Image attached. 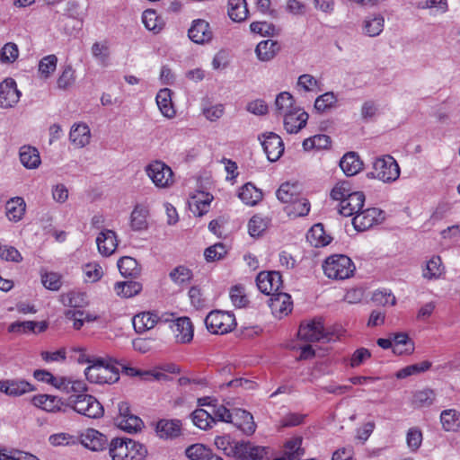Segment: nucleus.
Segmentation results:
<instances>
[{"mask_svg":"<svg viewBox=\"0 0 460 460\" xmlns=\"http://www.w3.org/2000/svg\"><path fill=\"white\" fill-rule=\"evenodd\" d=\"M365 203V195L361 191H354L348 198L343 199L339 205L340 214L344 217L356 216Z\"/></svg>","mask_w":460,"mask_h":460,"instance_id":"18","label":"nucleus"},{"mask_svg":"<svg viewBox=\"0 0 460 460\" xmlns=\"http://www.w3.org/2000/svg\"><path fill=\"white\" fill-rule=\"evenodd\" d=\"M211 450L202 444H194L187 447L186 456L190 460H206Z\"/></svg>","mask_w":460,"mask_h":460,"instance_id":"58","label":"nucleus"},{"mask_svg":"<svg viewBox=\"0 0 460 460\" xmlns=\"http://www.w3.org/2000/svg\"><path fill=\"white\" fill-rule=\"evenodd\" d=\"M261 146L270 162L279 160L284 152V144L281 137L273 132L262 135Z\"/></svg>","mask_w":460,"mask_h":460,"instance_id":"12","label":"nucleus"},{"mask_svg":"<svg viewBox=\"0 0 460 460\" xmlns=\"http://www.w3.org/2000/svg\"><path fill=\"white\" fill-rule=\"evenodd\" d=\"M431 365L432 364L430 361L424 360L420 363L407 366V367L400 369L396 373V377L399 379H402V378H406L412 375H417V374L425 372L430 368Z\"/></svg>","mask_w":460,"mask_h":460,"instance_id":"54","label":"nucleus"},{"mask_svg":"<svg viewBox=\"0 0 460 460\" xmlns=\"http://www.w3.org/2000/svg\"><path fill=\"white\" fill-rule=\"evenodd\" d=\"M58 389L69 396L84 394L88 390L86 383L83 380L73 379L71 377L60 376Z\"/></svg>","mask_w":460,"mask_h":460,"instance_id":"25","label":"nucleus"},{"mask_svg":"<svg viewBox=\"0 0 460 460\" xmlns=\"http://www.w3.org/2000/svg\"><path fill=\"white\" fill-rule=\"evenodd\" d=\"M109 456L111 460H144L147 449L131 438H114L109 443Z\"/></svg>","mask_w":460,"mask_h":460,"instance_id":"1","label":"nucleus"},{"mask_svg":"<svg viewBox=\"0 0 460 460\" xmlns=\"http://www.w3.org/2000/svg\"><path fill=\"white\" fill-rule=\"evenodd\" d=\"M155 101L159 111L164 117L172 119L175 116L176 111L172 102V91L170 89H161L156 94Z\"/></svg>","mask_w":460,"mask_h":460,"instance_id":"32","label":"nucleus"},{"mask_svg":"<svg viewBox=\"0 0 460 460\" xmlns=\"http://www.w3.org/2000/svg\"><path fill=\"white\" fill-rule=\"evenodd\" d=\"M38 326L37 322L33 321H23L14 322L8 326V332L12 333H27L36 332V327Z\"/></svg>","mask_w":460,"mask_h":460,"instance_id":"61","label":"nucleus"},{"mask_svg":"<svg viewBox=\"0 0 460 460\" xmlns=\"http://www.w3.org/2000/svg\"><path fill=\"white\" fill-rule=\"evenodd\" d=\"M149 209L147 206L137 204L130 215V227L133 231H142L147 228Z\"/></svg>","mask_w":460,"mask_h":460,"instance_id":"29","label":"nucleus"},{"mask_svg":"<svg viewBox=\"0 0 460 460\" xmlns=\"http://www.w3.org/2000/svg\"><path fill=\"white\" fill-rule=\"evenodd\" d=\"M191 419L195 426L200 429H208L215 424V418L212 413L204 409H197L191 414Z\"/></svg>","mask_w":460,"mask_h":460,"instance_id":"47","label":"nucleus"},{"mask_svg":"<svg viewBox=\"0 0 460 460\" xmlns=\"http://www.w3.org/2000/svg\"><path fill=\"white\" fill-rule=\"evenodd\" d=\"M19 156L21 164L27 169H36L41 163L38 149L31 146H22Z\"/></svg>","mask_w":460,"mask_h":460,"instance_id":"34","label":"nucleus"},{"mask_svg":"<svg viewBox=\"0 0 460 460\" xmlns=\"http://www.w3.org/2000/svg\"><path fill=\"white\" fill-rule=\"evenodd\" d=\"M132 323L137 333H144L158 324V314L154 312L139 313L133 317Z\"/></svg>","mask_w":460,"mask_h":460,"instance_id":"24","label":"nucleus"},{"mask_svg":"<svg viewBox=\"0 0 460 460\" xmlns=\"http://www.w3.org/2000/svg\"><path fill=\"white\" fill-rule=\"evenodd\" d=\"M34 390V385L23 379L0 380V392L9 396L18 397Z\"/></svg>","mask_w":460,"mask_h":460,"instance_id":"15","label":"nucleus"},{"mask_svg":"<svg viewBox=\"0 0 460 460\" xmlns=\"http://www.w3.org/2000/svg\"><path fill=\"white\" fill-rule=\"evenodd\" d=\"M146 172L158 188H168L173 183V172L170 166L162 161H153L146 167Z\"/></svg>","mask_w":460,"mask_h":460,"instance_id":"7","label":"nucleus"},{"mask_svg":"<svg viewBox=\"0 0 460 460\" xmlns=\"http://www.w3.org/2000/svg\"><path fill=\"white\" fill-rule=\"evenodd\" d=\"M354 191H351L350 184L348 181H341L338 182L331 191V197L334 200H343L349 197V195L352 194Z\"/></svg>","mask_w":460,"mask_h":460,"instance_id":"63","label":"nucleus"},{"mask_svg":"<svg viewBox=\"0 0 460 460\" xmlns=\"http://www.w3.org/2000/svg\"><path fill=\"white\" fill-rule=\"evenodd\" d=\"M119 415L116 418L117 426L128 433L137 432L143 426L142 420L130 412L128 402H121L118 405Z\"/></svg>","mask_w":460,"mask_h":460,"instance_id":"9","label":"nucleus"},{"mask_svg":"<svg viewBox=\"0 0 460 460\" xmlns=\"http://www.w3.org/2000/svg\"><path fill=\"white\" fill-rule=\"evenodd\" d=\"M96 243L99 252L108 257L116 251L118 246L117 235L112 230H103L98 234Z\"/></svg>","mask_w":460,"mask_h":460,"instance_id":"21","label":"nucleus"},{"mask_svg":"<svg viewBox=\"0 0 460 460\" xmlns=\"http://www.w3.org/2000/svg\"><path fill=\"white\" fill-rule=\"evenodd\" d=\"M444 272V267L439 256H433L427 261L426 268L423 270V277L427 279H435L439 278Z\"/></svg>","mask_w":460,"mask_h":460,"instance_id":"50","label":"nucleus"},{"mask_svg":"<svg viewBox=\"0 0 460 460\" xmlns=\"http://www.w3.org/2000/svg\"><path fill=\"white\" fill-rule=\"evenodd\" d=\"M300 340L308 342H316L320 341H329V332H326L322 318H314L304 321L300 323L298 330Z\"/></svg>","mask_w":460,"mask_h":460,"instance_id":"6","label":"nucleus"},{"mask_svg":"<svg viewBox=\"0 0 460 460\" xmlns=\"http://www.w3.org/2000/svg\"><path fill=\"white\" fill-rule=\"evenodd\" d=\"M208 331L213 334H226L236 326L235 317L229 312L221 310L211 311L205 318Z\"/></svg>","mask_w":460,"mask_h":460,"instance_id":"4","label":"nucleus"},{"mask_svg":"<svg viewBox=\"0 0 460 460\" xmlns=\"http://www.w3.org/2000/svg\"><path fill=\"white\" fill-rule=\"evenodd\" d=\"M31 403L46 411L54 412L59 411L63 402L60 398L49 394H38L31 398Z\"/></svg>","mask_w":460,"mask_h":460,"instance_id":"31","label":"nucleus"},{"mask_svg":"<svg viewBox=\"0 0 460 460\" xmlns=\"http://www.w3.org/2000/svg\"><path fill=\"white\" fill-rule=\"evenodd\" d=\"M226 254V246L221 243H216L212 246H209L205 250L204 255L208 261H215L221 260Z\"/></svg>","mask_w":460,"mask_h":460,"instance_id":"64","label":"nucleus"},{"mask_svg":"<svg viewBox=\"0 0 460 460\" xmlns=\"http://www.w3.org/2000/svg\"><path fill=\"white\" fill-rule=\"evenodd\" d=\"M370 174L383 182H394L400 176V167L396 160L387 155L376 159Z\"/></svg>","mask_w":460,"mask_h":460,"instance_id":"5","label":"nucleus"},{"mask_svg":"<svg viewBox=\"0 0 460 460\" xmlns=\"http://www.w3.org/2000/svg\"><path fill=\"white\" fill-rule=\"evenodd\" d=\"M243 441H234L228 435L217 436L215 438V445L217 449L224 452L227 456H232L236 459L239 455V449Z\"/></svg>","mask_w":460,"mask_h":460,"instance_id":"33","label":"nucleus"},{"mask_svg":"<svg viewBox=\"0 0 460 460\" xmlns=\"http://www.w3.org/2000/svg\"><path fill=\"white\" fill-rule=\"evenodd\" d=\"M256 285L261 293L271 296L282 288V277L278 271H261L256 278Z\"/></svg>","mask_w":460,"mask_h":460,"instance_id":"11","label":"nucleus"},{"mask_svg":"<svg viewBox=\"0 0 460 460\" xmlns=\"http://www.w3.org/2000/svg\"><path fill=\"white\" fill-rule=\"evenodd\" d=\"M58 58L54 54L45 56L40 60L39 73L42 77L49 78L56 70Z\"/></svg>","mask_w":460,"mask_h":460,"instance_id":"55","label":"nucleus"},{"mask_svg":"<svg viewBox=\"0 0 460 460\" xmlns=\"http://www.w3.org/2000/svg\"><path fill=\"white\" fill-rule=\"evenodd\" d=\"M188 36L193 42L203 44L211 40L212 31L208 22L199 19L192 22L191 27L189 29Z\"/></svg>","mask_w":460,"mask_h":460,"instance_id":"22","label":"nucleus"},{"mask_svg":"<svg viewBox=\"0 0 460 460\" xmlns=\"http://www.w3.org/2000/svg\"><path fill=\"white\" fill-rule=\"evenodd\" d=\"M393 352L396 355H410L414 351V345L404 332L395 333L393 338Z\"/></svg>","mask_w":460,"mask_h":460,"instance_id":"41","label":"nucleus"},{"mask_svg":"<svg viewBox=\"0 0 460 460\" xmlns=\"http://www.w3.org/2000/svg\"><path fill=\"white\" fill-rule=\"evenodd\" d=\"M440 421L446 431H456L460 428V413L454 409L445 410L440 414Z\"/></svg>","mask_w":460,"mask_h":460,"instance_id":"45","label":"nucleus"},{"mask_svg":"<svg viewBox=\"0 0 460 460\" xmlns=\"http://www.w3.org/2000/svg\"><path fill=\"white\" fill-rule=\"evenodd\" d=\"M141 289L142 285L132 280L116 282L114 285L116 294L124 298H129L137 295Z\"/></svg>","mask_w":460,"mask_h":460,"instance_id":"44","label":"nucleus"},{"mask_svg":"<svg viewBox=\"0 0 460 460\" xmlns=\"http://www.w3.org/2000/svg\"><path fill=\"white\" fill-rule=\"evenodd\" d=\"M307 241L314 247H323L332 242V237L325 233L323 225H314L306 234Z\"/></svg>","mask_w":460,"mask_h":460,"instance_id":"35","label":"nucleus"},{"mask_svg":"<svg viewBox=\"0 0 460 460\" xmlns=\"http://www.w3.org/2000/svg\"><path fill=\"white\" fill-rule=\"evenodd\" d=\"M80 438L82 445L92 451H102L109 447L107 437L94 429H86Z\"/></svg>","mask_w":460,"mask_h":460,"instance_id":"17","label":"nucleus"},{"mask_svg":"<svg viewBox=\"0 0 460 460\" xmlns=\"http://www.w3.org/2000/svg\"><path fill=\"white\" fill-rule=\"evenodd\" d=\"M155 431L161 438H173L181 434V422L176 420H161L156 424Z\"/></svg>","mask_w":460,"mask_h":460,"instance_id":"36","label":"nucleus"},{"mask_svg":"<svg viewBox=\"0 0 460 460\" xmlns=\"http://www.w3.org/2000/svg\"><path fill=\"white\" fill-rule=\"evenodd\" d=\"M69 139L75 147L82 148L87 146L91 139L89 126L84 122L74 124L69 132Z\"/></svg>","mask_w":460,"mask_h":460,"instance_id":"23","label":"nucleus"},{"mask_svg":"<svg viewBox=\"0 0 460 460\" xmlns=\"http://www.w3.org/2000/svg\"><path fill=\"white\" fill-rule=\"evenodd\" d=\"M310 211L309 201L301 195L287 207L288 216L297 217L306 216Z\"/></svg>","mask_w":460,"mask_h":460,"instance_id":"49","label":"nucleus"},{"mask_svg":"<svg viewBox=\"0 0 460 460\" xmlns=\"http://www.w3.org/2000/svg\"><path fill=\"white\" fill-rule=\"evenodd\" d=\"M210 413H212L213 418H215V423L217 421L226 423L234 422V411L231 412L226 406L218 404L217 402L216 404H213Z\"/></svg>","mask_w":460,"mask_h":460,"instance_id":"56","label":"nucleus"},{"mask_svg":"<svg viewBox=\"0 0 460 460\" xmlns=\"http://www.w3.org/2000/svg\"><path fill=\"white\" fill-rule=\"evenodd\" d=\"M118 268L124 277H137L140 272L137 261L129 256L120 258L118 261Z\"/></svg>","mask_w":460,"mask_h":460,"instance_id":"48","label":"nucleus"},{"mask_svg":"<svg viewBox=\"0 0 460 460\" xmlns=\"http://www.w3.org/2000/svg\"><path fill=\"white\" fill-rule=\"evenodd\" d=\"M92 55L97 63L107 66L110 62V43L107 40L94 42L92 46Z\"/></svg>","mask_w":460,"mask_h":460,"instance_id":"43","label":"nucleus"},{"mask_svg":"<svg viewBox=\"0 0 460 460\" xmlns=\"http://www.w3.org/2000/svg\"><path fill=\"white\" fill-rule=\"evenodd\" d=\"M337 96L333 92H327L318 96L314 102V109L321 113L327 111L336 106Z\"/></svg>","mask_w":460,"mask_h":460,"instance_id":"51","label":"nucleus"},{"mask_svg":"<svg viewBox=\"0 0 460 460\" xmlns=\"http://www.w3.org/2000/svg\"><path fill=\"white\" fill-rule=\"evenodd\" d=\"M303 438L300 436L288 439L283 447L282 456L273 460H301L305 455L302 447Z\"/></svg>","mask_w":460,"mask_h":460,"instance_id":"20","label":"nucleus"},{"mask_svg":"<svg viewBox=\"0 0 460 460\" xmlns=\"http://www.w3.org/2000/svg\"><path fill=\"white\" fill-rule=\"evenodd\" d=\"M340 167L347 176H354L363 168V163L355 152L345 154L340 161Z\"/></svg>","mask_w":460,"mask_h":460,"instance_id":"28","label":"nucleus"},{"mask_svg":"<svg viewBox=\"0 0 460 460\" xmlns=\"http://www.w3.org/2000/svg\"><path fill=\"white\" fill-rule=\"evenodd\" d=\"M66 404L77 413L90 419H100L104 414L102 403L87 393L76 396H68Z\"/></svg>","mask_w":460,"mask_h":460,"instance_id":"3","label":"nucleus"},{"mask_svg":"<svg viewBox=\"0 0 460 460\" xmlns=\"http://www.w3.org/2000/svg\"><path fill=\"white\" fill-rule=\"evenodd\" d=\"M309 115L300 108L284 115V128L289 134H296L305 127Z\"/></svg>","mask_w":460,"mask_h":460,"instance_id":"16","label":"nucleus"},{"mask_svg":"<svg viewBox=\"0 0 460 460\" xmlns=\"http://www.w3.org/2000/svg\"><path fill=\"white\" fill-rule=\"evenodd\" d=\"M178 343H189L193 339V325L189 317L176 319L171 326Z\"/></svg>","mask_w":460,"mask_h":460,"instance_id":"19","label":"nucleus"},{"mask_svg":"<svg viewBox=\"0 0 460 460\" xmlns=\"http://www.w3.org/2000/svg\"><path fill=\"white\" fill-rule=\"evenodd\" d=\"M238 197L249 206H254L262 199V192L251 182L245 183L239 190Z\"/></svg>","mask_w":460,"mask_h":460,"instance_id":"40","label":"nucleus"},{"mask_svg":"<svg viewBox=\"0 0 460 460\" xmlns=\"http://www.w3.org/2000/svg\"><path fill=\"white\" fill-rule=\"evenodd\" d=\"M142 22L148 31L155 33L159 32L164 27L163 21L159 18L156 12L151 9L146 10L143 13Z\"/></svg>","mask_w":460,"mask_h":460,"instance_id":"52","label":"nucleus"},{"mask_svg":"<svg viewBox=\"0 0 460 460\" xmlns=\"http://www.w3.org/2000/svg\"><path fill=\"white\" fill-rule=\"evenodd\" d=\"M86 379L94 384H112L119 380V371L114 367L88 366L84 370Z\"/></svg>","mask_w":460,"mask_h":460,"instance_id":"8","label":"nucleus"},{"mask_svg":"<svg viewBox=\"0 0 460 460\" xmlns=\"http://www.w3.org/2000/svg\"><path fill=\"white\" fill-rule=\"evenodd\" d=\"M229 296L233 305L238 308L245 307L249 303L245 288L240 284L234 285L230 288Z\"/></svg>","mask_w":460,"mask_h":460,"instance_id":"53","label":"nucleus"},{"mask_svg":"<svg viewBox=\"0 0 460 460\" xmlns=\"http://www.w3.org/2000/svg\"><path fill=\"white\" fill-rule=\"evenodd\" d=\"M212 199L211 195L201 192L198 196L192 197L189 201L190 209L194 216L202 217L208 212Z\"/></svg>","mask_w":460,"mask_h":460,"instance_id":"37","label":"nucleus"},{"mask_svg":"<svg viewBox=\"0 0 460 460\" xmlns=\"http://www.w3.org/2000/svg\"><path fill=\"white\" fill-rule=\"evenodd\" d=\"M246 0H229L228 1V15L234 22H243L248 16Z\"/></svg>","mask_w":460,"mask_h":460,"instance_id":"42","label":"nucleus"},{"mask_svg":"<svg viewBox=\"0 0 460 460\" xmlns=\"http://www.w3.org/2000/svg\"><path fill=\"white\" fill-rule=\"evenodd\" d=\"M435 394L430 389L418 391L413 395V403L418 407L429 406L433 403Z\"/></svg>","mask_w":460,"mask_h":460,"instance_id":"62","label":"nucleus"},{"mask_svg":"<svg viewBox=\"0 0 460 460\" xmlns=\"http://www.w3.org/2000/svg\"><path fill=\"white\" fill-rule=\"evenodd\" d=\"M171 279L177 285H183L190 281L192 272L184 266H178L170 272Z\"/></svg>","mask_w":460,"mask_h":460,"instance_id":"59","label":"nucleus"},{"mask_svg":"<svg viewBox=\"0 0 460 460\" xmlns=\"http://www.w3.org/2000/svg\"><path fill=\"white\" fill-rule=\"evenodd\" d=\"M232 423L238 427L246 435L253 434L256 429L253 416L245 410L235 409L234 422Z\"/></svg>","mask_w":460,"mask_h":460,"instance_id":"27","label":"nucleus"},{"mask_svg":"<svg viewBox=\"0 0 460 460\" xmlns=\"http://www.w3.org/2000/svg\"><path fill=\"white\" fill-rule=\"evenodd\" d=\"M279 50L280 45L277 40H265L257 45L255 53L259 60L267 62L271 60Z\"/></svg>","mask_w":460,"mask_h":460,"instance_id":"30","label":"nucleus"},{"mask_svg":"<svg viewBox=\"0 0 460 460\" xmlns=\"http://www.w3.org/2000/svg\"><path fill=\"white\" fill-rule=\"evenodd\" d=\"M21 92L17 89L16 82L7 78L0 84V107L9 109L20 100Z\"/></svg>","mask_w":460,"mask_h":460,"instance_id":"13","label":"nucleus"},{"mask_svg":"<svg viewBox=\"0 0 460 460\" xmlns=\"http://www.w3.org/2000/svg\"><path fill=\"white\" fill-rule=\"evenodd\" d=\"M384 220L383 211L376 208L360 210L352 219L357 231H366Z\"/></svg>","mask_w":460,"mask_h":460,"instance_id":"10","label":"nucleus"},{"mask_svg":"<svg viewBox=\"0 0 460 460\" xmlns=\"http://www.w3.org/2000/svg\"><path fill=\"white\" fill-rule=\"evenodd\" d=\"M385 18L381 14H371L363 22V32L369 37L378 36L384 30Z\"/></svg>","mask_w":460,"mask_h":460,"instance_id":"38","label":"nucleus"},{"mask_svg":"<svg viewBox=\"0 0 460 460\" xmlns=\"http://www.w3.org/2000/svg\"><path fill=\"white\" fill-rule=\"evenodd\" d=\"M324 275L333 280H344L351 278L356 270L352 260L344 254H332L323 262Z\"/></svg>","mask_w":460,"mask_h":460,"instance_id":"2","label":"nucleus"},{"mask_svg":"<svg viewBox=\"0 0 460 460\" xmlns=\"http://www.w3.org/2000/svg\"><path fill=\"white\" fill-rule=\"evenodd\" d=\"M26 211V203L22 197L11 198L5 204V215L14 223L21 221Z\"/></svg>","mask_w":460,"mask_h":460,"instance_id":"26","label":"nucleus"},{"mask_svg":"<svg viewBox=\"0 0 460 460\" xmlns=\"http://www.w3.org/2000/svg\"><path fill=\"white\" fill-rule=\"evenodd\" d=\"M268 303L275 317L281 318L292 311L293 302L288 293L278 291L270 296Z\"/></svg>","mask_w":460,"mask_h":460,"instance_id":"14","label":"nucleus"},{"mask_svg":"<svg viewBox=\"0 0 460 460\" xmlns=\"http://www.w3.org/2000/svg\"><path fill=\"white\" fill-rule=\"evenodd\" d=\"M268 222L261 216H253L248 223V232L251 236H260L267 228Z\"/></svg>","mask_w":460,"mask_h":460,"instance_id":"60","label":"nucleus"},{"mask_svg":"<svg viewBox=\"0 0 460 460\" xmlns=\"http://www.w3.org/2000/svg\"><path fill=\"white\" fill-rule=\"evenodd\" d=\"M277 198L282 203L290 204L300 196V186L297 183L284 182L276 192Z\"/></svg>","mask_w":460,"mask_h":460,"instance_id":"39","label":"nucleus"},{"mask_svg":"<svg viewBox=\"0 0 460 460\" xmlns=\"http://www.w3.org/2000/svg\"><path fill=\"white\" fill-rule=\"evenodd\" d=\"M19 57L18 46L13 42L4 45L0 50V61L4 64L13 63Z\"/></svg>","mask_w":460,"mask_h":460,"instance_id":"57","label":"nucleus"},{"mask_svg":"<svg viewBox=\"0 0 460 460\" xmlns=\"http://www.w3.org/2000/svg\"><path fill=\"white\" fill-rule=\"evenodd\" d=\"M294 103L295 100L293 95L288 92H282L279 93L275 99L276 112L280 115H285L297 108L294 106Z\"/></svg>","mask_w":460,"mask_h":460,"instance_id":"46","label":"nucleus"}]
</instances>
